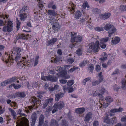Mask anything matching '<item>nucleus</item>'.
<instances>
[{
    "label": "nucleus",
    "instance_id": "f257e3e1",
    "mask_svg": "<svg viewBox=\"0 0 126 126\" xmlns=\"http://www.w3.org/2000/svg\"><path fill=\"white\" fill-rule=\"evenodd\" d=\"M22 50L18 47H16L14 48L12 51V57L8 56L5 60L6 63H9L11 64L13 63V60L15 59V60L17 62V64L20 68H25L26 66L27 63L24 60L19 62L21 57V53Z\"/></svg>",
    "mask_w": 126,
    "mask_h": 126
},
{
    "label": "nucleus",
    "instance_id": "f03ea898",
    "mask_svg": "<svg viewBox=\"0 0 126 126\" xmlns=\"http://www.w3.org/2000/svg\"><path fill=\"white\" fill-rule=\"evenodd\" d=\"M22 110H17V113L20 115V116L18 117L17 119L16 126H29L28 121L27 119L22 116H25V114L22 113Z\"/></svg>",
    "mask_w": 126,
    "mask_h": 126
},
{
    "label": "nucleus",
    "instance_id": "7ed1b4c3",
    "mask_svg": "<svg viewBox=\"0 0 126 126\" xmlns=\"http://www.w3.org/2000/svg\"><path fill=\"white\" fill-rule=\"evenodd\" d=\"M71 67L70 65H66L59 67L57 70H56V71L59 72L57 73V75L59 77H60L65 79L69 78L70 76L67 74L66 71L70 69Z\"/></svg>",
    "mask_w": 126,
    "mask_h": 126
},
{
    "label": "nucleus",
    "instance_id": "20e7f679",
    "mask_svg": "<svg viewBox=\"0 0 126 126\" xmlns=\"http://www.w3.org/2000/svg\"><path fill=\"white\" fill-rule=\"evenodd\" d=\"M8 16L7 15H5L6 20L4 22L5 26L2 29V30L4 32H10L13 30V22L8 18Z\"/></svg>",
    "mask_w": 126,
    "mask_h": 126
},
{
    "label": "nucleus",
    "instance_id": "39448f33",
    "mask_svg": "<svg viewBox=\"0 0 126 126\" xmlns=\"http://www.w3.org/2000/svg\"><path fill=\"white\" fill-rule=\"evenodd\" d=\"M99 43L98 40L95 42H92L89 45L90 49L88 50V51L91 52L92 51L94 52H97L99 49Z\"/></svg>",
    "mask_w": 126,
    "mask_h": 126
},
{
    "label": "nucleus",
    "instance_id": "423d86ee",
    "mask_svg": "<svg viewBox=\"0 0 126 126\" xmlns=\"http://www.w3.org/2000/svg\"><path fill=\"white\" fill-rule=\"evenodd\" d=\"M29 10L27 7L26 6H23L20 11V16L21 21H24L27 17L28 14Z\"/></svg>",
    "mask_w": 126,
    "mask_h": 126
},
{
    "label": "nucleus",
    "instance_id": "0eeeda50",
    "mask_svg": "<svg viewBox=\"0 0 126 126\" xmlns=\"http://www.w3.org/2000/svg\"><path fill=\"white\" fill-rule=\"evenodd\" d=\"M71 41L72 42H79L82 41V37L80 35H77V33L74 32H71Z\"/></svg>",
    "mask_w": 126,
    "mask_h": 126
},
{
    "label": "nucleus",
    "instance_id": "6e6552de",
    "mask_svg": "<svg viewBox=\"0 0 126 126\" xmlns=\"http://www.w3.org/2000/svg\"><path fill=\"white\" fill-rule=\"evenodd\" d=\"M64 106V102L61 101L58 103H56L53 107V109L52 111V113H55L57 110V109H61L63 108Z\"/></svg>",
    "mask_w": 126,
    "mask_h": 126
},
{
    "label": "nucleus",
    "instance_id": "1a4fd4ad",
    "mask_svg": "<svg viewBox=\"0 0 126 126\" xmlns=\"http://www.w3.org/2000/svg\"><path fill=\"white\" fill-rule=\"evenodd\" d=\"M57 77H56L54 76L49 75L48 76H42L41 77L42 80H50L52 82H55L57 80V77H59L57 75Z\"/></svg>",
    "mask_w": 126,
    "mask_h": 126
},
{
    "label": "nucleus",
    "instance_id": "9d476101",
    "mask_svg": "<svg viewBox=\"0 0 126 126\" xmlns=\"http://www.w3.org/2000/svg\"><path fill=\"white\" fill-rule=\"evenodd\" d=\"M39 58V56H36L34 59H31L30 61H29L26 62L27 64L26 66H29L30 65L33 64V63H34V66H35L38 63Z\"/></svg>",
    "mask_w": 126,
    "mask_h": 126
},
{
    "label": "nucleus",
    "instance_id": "9b49d317",
    "mask_svg": "<svg viewBox=\"0 0 126 126\" xmlns=\"http://www.w3.org/2000/svg\"><path fill=\"white\" fill-rule=\"evenodd\" d=\"M46 12L51 20V23H52L53 21L52 20H53L54 18H52V16H55L57 15V13L54 10H47Z\"/></svg>",
    "mask_w": 126,
    "mask_h": 126
},
{
    "label": "nucleus",
    "instance_id": "f8f14e48",
    "mask_svg": "<svg viewBox=\"0 0 126 126\" xmlns=\"http://www.w3.org/2000/svg\"><path fill=\"white\" fill-rule=\"evenodd\" d=\"M105 101L106 102V103H104L102 104V106L104 108L107 107L110 103L113 101V100L111 97L108 96L106 97Z\"/></svg>",
    "mask_w": 126,
    "mask_h": 126
},
{
    "label": "nucleus",
    "instance_id": "ddd939ff",
    "mask_svg": "<svg viewBox=\"0 0 126 126\" xmlns=\"http://www.w3.org/2000/svg\"><path fill=\"white\" fill-rule=\"evenodd\" d=\"M110 13H106L99 15L100 17L102 19H105L108 18L110 16Z\"/></svg>",
    "mask_w": 126,
    "mask_h": 126
},
{
    "label": "nucleus",
    "instance_id": "4468645a",
    "mask_svg": "<svg viewBox=\"0 0 126 126\" xmlns=\"http://www.w3.org/2000/svg\"><path fill=\"white\" fill-rule=\"evenodd\" d=\"M58 40L57 38H53L48 40L46 44L47 46H50L53 45Z\"/></svg>",
    "mask_w": 126,
    "mask_h": 126
},
{
    "label": "nucleus",
    "instance_id": "2eb2a0df",
    "mask_svg": "<svg viewBox=\"0 0 126 126\" xmlns=\"http://www.w3.org/2000/svg\"><path fill=\"white\" fill-rule=\"evenodd\" d=\"M68 6V10L70 12H72V14L75 11V5L73 4L72 2H70L69 3Z\"/></svg>",
    "mask_w": 126,
    "mask_h": 126
},
{
    "label": "nucleus",
    "instance_id": "dca6fc26",
    "mask_svg": "<svg viewBox=\"0 0 126 126\" xmlns=\"http://www.w3.org/2000/svg\"><path fill=\"white\" fill-rule=\"evenodd\" d=\"M120 41V38L119 37L116 36L112 38L111 42L113 44L116 45L119 43Z\"/></svg>",
    "mask_w": 126,
    "mask_h": 126
},
{
    "label": "nucleus",
    "instance_id": "f3484780",
    "mask_svg": "<svg viewBox=\"0 0 126 126\" xmlns=\"http://www.w3.org/2000/svg\"><path fill=\"white\" fill-rule=\"evenodd\" d=\"M52 25L53 29L55 31H58L60 28V25L57 22H55L53 24H52Z\"/></svg>",
    "mask_w": 126,
    "mask_h": 126
},
{
    "label": "nucleus",
    "instance_id": "a211bd4d",
    "mask_svg": "<svg viewBox=\"0 0 126 126\" xmlns=\"http://www.w3.org/2000/svg\"><path fill=\"white\" fill-rule=\"evenodd\" d=\"M31 126H34L36 120V114L35 113H33L32 114L31 116Z\"/></svg>",
    "mask_w": 126,
    "mask_h": 126
},
{
    "label": "nucleus",
    "instance_id": "6ab92c4d",
    "mask_svg": "<svg viewBox=\"0 0 126 126\" xmlns=\"http://www.w3.org/2000/svg\"><path fill=\"white\" fill-rule=\"evenodd\" d=\"M109 36L110 37L111 35L114 34L116 32V30L114 26H112V27L108 30Z\"/></svg>",
    "mask_w": 126,
    "mask_h": 126
},
{
    "label": "nucleus",
    "instance_id": "aec40b11",
    "mask_svg": "<svg viewBox=\"0 0 126 126\" xmlns=\"http://www.w3.org/2000/svg\"><path fill=\"white\" fill-rule=\"evenodd\" d=\"M63 89L64 92H66L67 91H68V92L71 93L74 91L73 88L71 87H67L66 85H65L63 86Z\"/></svg>",
    "mask_w": 126,
    "mask_h": 126
},
{
    "label": "nucleus",
    "instance_id": "412c9836",
    "mask_svg": "<svg viewBox=\"0 0 126 126\" xmlns=\"http://www.w3.org/2000/svg\"><path fill=\"white\" fill-rule=\"evenodd\" d=\"M53 100V99L52 98H50L46 100L45 102H44L43 104V109L45 108L46 107L48 103L52 102Z\"/></svg>",
    "mask_w": 126,
    "mask_h": 126
},
{
    "label": "nucleus",
    "instance_id": "4be33fe9",
    "mask_svg": "<svg viewBox=\"0 0 126 126\" xmlns=\"http://www.w3.org/2000/svg\"><path fill=\"white\" fill-rule=\"evenodd\" d=\"M92 113L90 112L89 113L85 116L84 120L86 121H88L92 118Z\"/></svg>",
    "mask_w": 126,
    "mask_h": 126
},
{
    "label": "nucleus",
    "instance_id": "5701e85b",
    "mask_svg": "<svg viewBox=\"0 0 126 126\" xmlns=\"http://www.w3.org/2000/svg\"><path fill=\"white\" fill-rule=\"evenodd\" d=\"M90 95L93 96H98L99 97H101L102 95L99 93V90H97L96 91H90Z\"/></svg>",
    "mask_w": 126,
    "mask_h": 126
},
{
    "label": "nucleus",
    "instance_id": "b1692460",
    "mask_svg": "<svg viewBox=\"0 0 126 126\" xmlns=\"http://www.w3.org/2000/svg\"><path fill=\"white\" fill-rule=\"evenodd\" d=\"M123 110H124L123 108L120 107L118 109H112L111 110L110 112L111 113L120 112L123 111Z\"/></svg>",
    "mask_w": 126,
    "mask_h": 126
},
{
    "label": "nucleus",
    "instance_id": "393cba45",
    "mask_svg": "<svg viewBox=\"0 0 126 126\" xmlns=\"http://www.w3.org/2000/svg\"><path fill=\"white\" fill-rule=\"evenodd\" d=\"M104 122L107 124H110V119L109 117V115L106 114L104 117L103 118Z\"/></svg>",
    "mask_w": 126,
    "mask_h": 126
},
{
    "label": "nucleus",
    "instance_id": "a878e982",
    "mask_svg": "<svg viewBox=\"0 0 126 126\" xmlns=\"http://www.w3.org/2000/svg\"><path fill=\"white\" fill-rule=\"evenodd\" d=\"M15 95L16 97H23L26 96L24 93L22 92H18L16 93Z\"/></svg>",
    "mask_w": 126,
    "mask_h": 126
},
{
    "label": "nucleus",
    "instance_id": "bb28decb",
    "mask_svg": "<svg viewBox=\"0 0 126 126\" xmlns=\"http://www.w3.org/2000/svg\"><path fill=\"white\" fill-rule=\"evenodd\" d=\"M108 55L105 52L102 53L101 58H99V60L102 61L105 60L107 58Z\"/></svg>",
    "mask_w": 126,
    "mask_h": 126
},
{
    "label": "nucleus",
    "instance_id": "cd10ccee",
    "mask_svg": "<svg viewBox=\"0 0 126 126\" xmlns=\"http://www.w3.org/2000/svg\"><path fill=\"white\" fill-rule=\"evenodd\" d=\"M48 7L49 8H51L53 10H55L57 8V6L52 2H50L48 4Z\"/></svg>",
    "mask_w": 126,
    "mask_h": 126
},
{
    "label": "nucleus",
    "instance_id": "c85d7f7f",
    "mask_svg": "<svg viewBox=\"0 0 126 126\" xmlns=\"http://www.w3.org/2000/svg\"><path fill=\"white\" fill-rule=\"evenodd\" d=\"M32 102L34 103V104L33 105V107H34L36 105V107L34 108H37V106H38L37 105L38 104V103L39 101H37L36 98L35 97H32Z\"/></svg>",
    "mask_w": 126,
    "mask_h": 126
},
{
    "label": "nucleus",
    "instance_id": "c756f323",
    "mask_svg": "<svg viewBox=\"0 0 126 126\" xmlns=\"http://www.w3.org/2000/svg\"><path fill=\"white\" fill-rule=\"evenodd\" d=\"M110 39L109 37H104L101 38L100 40V43H104L107 42Z\"/></svg>",
    "mask_w": 126,
    "mask_h": 126
},
{
    "label": "nucleus",
    "instance_id": "7c9ffc66",
    "mask_svg": "<svg viewBox=\"0 0 126 126\" xmlns=\"http://www.w3.org/2000/svg\"><path fill=\"white\" fill-rule=\"evenodd\" d=\"M85 110V109L84 108H78L75 110V112L76 113H81L83 112Z\"/></svg>",
    "mask_w": 126,
    "mask_h": 126
},
{
    "label": "nucleus",
    "instance_id": "2f4dec72",
    "mask_svg": "<svg viewBox=\"0 0 126 126\" xmlns=\"http://www.w3.org/2000/svg\"><path fill=\"white\" fill-rule=\"evenodd\" d=\"M9 110L10 111L11 114L13 117V118L14 119H15L16 115V112L11 108H9Z\"/></svg>",
    "mask_w": 126,
    "mask_h": 126
},
{
    "label": "nucleus",
    "instance_id": "473e14b6",
    "mask_svg": "<svg viewBox=\"0 0 126 126\" xmlns=\"http://www.w3.org/2000/svg\"><path fill=\"white\" fill-rule=\"evenodd\" d=\"M63 93H60L56 94L55 100L56 101H58L63 96Z\"/></svg>",
    "mask_w": 126,
    "mask_h": 126
},
{
    "label": "nucleus",
    "instance_id": "72a5a7b5",
    "mask_svg": "<svg viewBox=\"0 0 126 126\" xmlns=\"http://www.w3.org/2000/svg\"><path fill=\"white\" fill-rule=\"evenodd\" d=\"M113 26L109 23H107L105 24L104 29L106 31H108L112 27V26Z\"/></svg>",
    "mask_w": 126,
    "mask_h": 126
},
{
    "label": "nucleus",
    "instance_id": "f704fd0d",
    "mask_svg": "<svg viewBox=\"0 0 126 126\" xmlns=\"http://www.w3.org/2000/svg\"><path fill=\"white\" fill-rule=\"evenodd\" d=\"M88 63V61L87 60H84L81 62L79 64V66L82 67H84Z\"/></svg>",
    "mask_w": 126,
    "mask_h": 126
},
{
    "label": "nucleus",
    "instance_id": "c9c22d12",
    "mask_svg": "<svg viewBox=\"0 0 126 126\" xmlns=\"http://www.w3.org/2000/svg\"><path fill=\"white\" fill-rule=\"evenodd\" d=\"M21 87L20 85H16L14 83L11 84L9 86V87L11 88L12 87H13L15 89H18L20 88Z\"/></svg>",
    "mask_w": 126,
    "mask_h": 126
},
{
    "label": "nucleus",
    "instance_id": "e433bc0d",
    "mask_svg": "<svg viewBox=\"0 0 126 126\" xmlns=\"http://www.w3.org/2000/svg\"><path fill=\"white\" fill-rule=\"evenodd\" d=\"M79 69V70H80V69L79 67H75V66H74L73 68H70V69L68 70V72L69 73H72L76 70L78 69Z\"/></svg>",
    "mask_w": 126,
    "mask_h": 126
},
{
    "label": "nucleus",
    "instance_id": "4c0bfd02",
    "mask_svg": "<svg viewBox=\"0 0 126 126\" xmlns=\"http://www.w3.org/2000/svg\"><path fill=\"white\" fill-rule=\"evenodd\" d=\"M81 15V12L79 11H78L75 13V18L76 19H78Z\"/></svg>",
    "mask_w": 126,
    "mask_h": 126
},
{
    "label": "nucleus",
    "instance_id": "58836bf2",
    "mask_svg": "<svg viewBox=\"0 0 126 126\" xmlns=\"http://www.w3.org/2000/svg\"><path fill=\"white\" fill-rule=\"evenodd\" d=\"M44 116L41 115L40 116L39 118V122L38 126H42L43 122L44 121Z\"/></svg>",
    "mask_w": 126,
    "mask_h": 126
},
{
    "label": "nucleus",
    "instance_id": "ea45409f",
    "mask_svg": "<svg viewBox=\"0 0 126 126\" xmlns=\"http://www.w3.org/2000/svg\"><path fill=\"white\" fill-rule=\"evenodd\" d=\"M122 88L123 90H125L126 89V80L124 79L122 82Z\"/></svg>",
    "mask_w": 126,
    "mask_h": 126
},
{
    "label": "nucleus",
    "instance_id": "a19ab883",
    "mask_svg": "<svg viewBox=\"0 0 126 126\" xmlns=\"http://www.w3.org/2000/svg\"><path fill=\"white\" fill-rule=\"evenodd\" d=\"M38 84L36 82H34L33 84H30L29 83H28L27 84V87L28 88H30V87H35L37 86Z\"/></svg>",
    "mask_w": 126,
    "mask_h": 126
},
{
    "label": "nucleus",
    "instance_id": "79ce46f5",
    "mask_svg": "<svg viewBox=\"0 0 126 126\" xmlns=\"http://www.w3.org/2000/svg\"><path fill=\"white\" fill-rule=\"evenodd\" d=\"M94 69V65L92 64H90L88 68V70L90 72L92 73Z\"/></svg>",
    "mask_w": 126,
    "mask_h": 126
},
{
    "label": "nucleus",
    "instance_id": "37998d69",
    "mask_svg": "<svg viewBox=\"0 0 126 126\" xmlns=\"http://www.w3.org/2000/svg\"><path fill=\"white\" fill-rule=\"evenodd\" d=\"M50 126H58V125L56 121L53 120L51 121Z\"/></svg>",
    "mask_w": 126,
    "mask_h": 126
},
{
    "label": "nucleus",
    "instance_id": "c03bdc74",
    "mask_svg": "<svg viewBox=\"0 0 126 126\" xmlns=\"http://www.w3.org/2000/svg\"><path fill=\"white\" fill-rule=\"evenodd\" d=\"M98 76L99 77V81L100 83L103 80V76L102 75V73L101 72L100 73L98 74Z\"/></svg>",
    "mask_w": 126,
    "mask_h": 126
},
{
    "label": "nucleus",
    "instance_id": "a18cd8bd",
    "mask_svg": "<svg viewBox=\"0 0 126 126\" xmlns=\"http://www.w3.org/2000/svg\"><path fill=\"white\" fill-rule=\"evenodd\" d=\"M95 30L98 32H100L101 31H103L104 30V28L102 27H96L94 28Z\"/></svg>",
    "mask_w": 126,
    "mask_h": 126
},
{
    "label": "nucleus",
    "instance_id": "49530a36",
    "mask_svg": "<svg viewBox=\"0 0 126 126\" xmlns=\"http://www.w3.org/2000/svg\"><path fill=\"white\" fill-rule=\"evenodd\" d=\"M82 6L84 9H85L86 7H87L88 8L89 7V6L88 5V3L86 1H84Z\"/></svg>",
    "mask_w": 126,
    "mask_h": 126
},
{
    "label": "nucleus",
    "instance_id": "de8ad7c7",
    "mask_svg": "<svg viewBox=\"0 0 126 126\" xmlns=\"http://www.w3.org/2000/svg\"><path fill=\"white\" fill-rule=\"evenodd\" d=\"M16 78H15L13 77L12 78L9 79L7 80L9 83L15 82L16 81Z\"/></svg>",
    "mask_w": 126,
    "mask_h": 126
},
{
    "label": "nucleus",
    "instance_id": "09e8293b",
    "mask_svg": "<svg viewBox=\"0 0 126 126\" xmlns=\"http://www.w3.org/2000/svg\"><path fill=\"white\" fill-rule=\"evenodd\" d=\"M99 93L102 96V95L104 93L106 92L104 88H100L99 90Z\"/></svg>",
    "mask_w": 126,
    "mask_h": 126
},
{
    "label": "nucleus",
    "instance_id": "8fccbe9b",
    "mask_svg": "<svg viewBox=\"0 0 126 126\" xmlns=\"http://www.w3.org/2000/svg\"><path fill=\"white\" fill-rule=\"evenodd\" d=\"M74 83V81L73 80H69L67 83V87H71Z\"/></svg>",
    "mask_w": 126,
    "mask_h": 126
},
{
    "label": "nucleus",
    "instance_id": "3c124183",
    "mask_svg": "<svg viewBox=\"0 0 126 126\" xmlns=\"http://www.w3.org/2000/svg\"><path fill=\"white\" fill-rule=\"evenodd\" d=\"M119 9L121 11H124L126 10V6L123 5H121L120 6Z\"/></svg>",
    "mask_w": 126,
    "mask_h": 126
},
{
    "label": "nucleus",
    "instance_id": "603ef678",
    "mask_svg": "<svg viewBox=\"0 0 126 126\" xmlns=\"http://www.w3.org/2000/svg\"><path fill=\"white\" fill-rule=\"evenodd\" d=\"M11 107H13V108L15 109L17 107L16 103L15 102H12L10 104Z\"/></svg>",
    "mask_w": 126,
    "mask_h": 126
},
{
    "label": "nucleus",
    "instance_id": "864d4df0",
    "mask_svg": "<svg viewBox=\"0 0 126 126\" xmlns=\"http://www.w3.org/2000/svg\"><path fill=\"white\" fill-rule=\"evenodd\" d=\"M116 117H113L112 119H110V124H112L115 123L116 122Z\"/></svg>",
    "mask_w": 126,
    "mask_h": 126
},
{
    "label": "nucleus",
    "instance_id": "5fc2aeb1",
    "mask_svg": "<svg viewBox=\"0 0 126 126\" xmlns=\"http://www.w3.org/2000/svg\"><path fill=\"white\" fill-rule=\"evenodd\" d=\"M91 79L90 77L86 78L84 79L82 81V83L84 85H85L86 84V82L89 81Z\"/></svg>",
    "mask_w": 126,
    "mask_h": 126
},
{
    "label": "nucleus",
    "instance_id": "6e6d98bb",
    "mask_svg": "<svg viewBox=\"0 0 126 126\" xmlns=\"http://www.w3.org/2000/svg\"><path fill=\"white\" fill-rule=\"evenodd\" d=\"M38 5L39 7L40 8H42L44 6L43 2L40 0H39L38 1Z\"/></svg>",
    "mask_w": 126,
    "mask_h": 126
},
{
    "label": "nucleus",
    "instance_id": "4d7b16f0",
    "mask_svg": "<svg viewBox=\"0 0 126 126\" xmlns=\"http://www.w3.org/2000/svg\"><path fill=\"white\" fill-rule=\"evenodd\" d=\"M9 84L7 80H5L1 83V85L2 86H4Z\"/></svg>",
    "mask_w": 126,
    "mask_h": 126
},
{
    "label": "nucleus",
    "instance_id": "13d9d810",
    "mask_svg": "<svg viewBox=\"0 0 126 126\" xmlns=\"http://www.w3.org/2000/svg\"><path fill=\"white\" fill-rule=\"evenodd\" d=\"M24 35V34H22L19 37V39H25L27 38V36Z\"/></svg>",
    "mask_w": 126,
    "mask_h": 126
},
{
    "label": "nucleus",
    "instance_id": "bf43d9fd",
    "mask_svg": "<svg viewBox=\"0 0 126 126\" xmlns=\"http://www.w3.org/2000/svg\"><path fill=\"white\" fill-rule=\"evenodd\" d=\"M76 53L79 55H80L82 54V51L80 49H78L76 52Z\"/></svg>",
    "mask_w": 126,
    "mask_h": 126
},
{
    "label": "nucleus",
    "instance_id": "052dcab7",
    "mask_svg": "<svg viewBox=\"0 0 126 126\" xmlns=\"http://www.w3.org/2000/svg\"><path fill=\"white\" fill-rule=\"evenodd\" d=\"M67 61L69 64H72L74 62V60L73 58H71L68 59Z\"/></svg>",
    "mask_w": 126,
    "mask_h": 126
},
{
    "label": "nucleus",
    "instance_id": "680f3d73",
    "mask_svg": "<svg viewBox=\"0 0 126 126\" xmlns=\"http://www.w3.org/2000/svg\"><path fill=\"white\" fill-rule=\"evenodd\" d=\"M120 72L118 69H116L113 72L112 75H115L116 74H120Z\"/></svg>",
    "mask_w": 126,
    "mask_h": 126
},
{
    "label": "nucleus",
    "instance_id": "e2e57ef3",
    "mask_svg": "<svg viewBox=\"0 0 126 126\" xmlns=\"http://www.w3.org/2000/svg\"><path fill=\"white\" fill-rule=\"evenodd\" d=\"M59 81L61 83L63 84H64L66 83L67 80H66L61 79Z\"/></svg>",
    "mask_w": 126,
    "mask_h": 126
},
{
    "label": "nucleus",
    "instance_id": "0e129e2a",
    "mask_svg": "<svg viewBox=\"0 0 126 126\" xmlns=\"http://www.w3.org/2000/svg\"><path fill=\"white\" fill-rule=\"evenodd\" d=\"M100 83L98 81H96L92 82V85L93 86H95L98 85Z\"/></svg>",
    "mask_w": 126,
    "mask_h": 126
},
{
    "label": "nucleus",
    "instance_id": "69168bd1",
    "mask_svg": "<svg viewBox=\"0 0 126 126\" xmlns=\"http://www.w3.org/2000/svg\"><path fill=\"white\" fill-rule=\"evenodd\" d=\"M101 48H102L105 49L106 47V45L104 43H100Z\"/></svg>",
    "mask_w": 126,
    "mask_h": 126
},
{
    "label": "nucleus",
    "instance_id": "338daca9",
    "mask_svg": "<svg viewBox=\"0 0 126 126\" xmlns=\"http://www.w3.org/2000/svg\"><path fill=\"white\" fill-rule=\"evenodd\" d=\"M99 125V123L97 121H94L93 124V126H98Z\"/></svg>",
    "mask_w": 126,
    "mask_h": 126
},
{
    "label": "nucleus",
    "instance_id": "774afa93",
    "mask_svg": "<svg viewBox=\"0 0 126 126\" xmlns=\"http://www.w3.org/2000/svg\"><path fill=\"white\" fill-rule=\"evenodd\" d=\"M121 121L122 122H126V115L122 117Z\"/></svg>",
    "mask_w": 126,
    "mask_h": 126
}]
</instances>
